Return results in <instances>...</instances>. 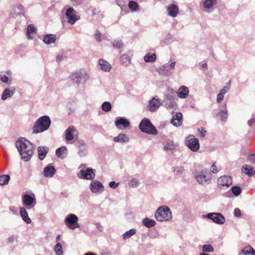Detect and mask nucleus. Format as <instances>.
<instances>
[{
  "label": "nucleus",
  "instance_id": "0e129e2a",
  "mask_svg": "<svg viewBox=\"0 0 255 255\" xmlns=\"http://www.w3.org/2000/svg\"><path fill=\"white\" fill-rule=\"evenodd\" d=\"M64 58V56L61 55H59L56 57V60L57 62L59 63L60 61H61Z\"/></svg>",
  "mask_w": 255,
  "mask_h": 255
},
{
  "label": "nucleus",
  "instance_id": "5701e85b",
  "mask_svg": "<svg viewBox=\"0 0 255 255\" xmlns=\"http://www.w3.org/2000/svg\"><path fill=\"white\" fill-rule=\"evenodd\" d=\"M99 64L100 66V68L102 70L109 71L111 69V66L109 63L103 59H100Z\"/></svg>",
  "mask_w": 255,
  "mask_h": 255
},
{
  "label": "nucleus",
  "instance_id": "864d4df0",
  "mask_svg": "<svg viewBox=\"0 0 255 255\" xmlns=\"http://www.w3.org/2000/svg\"><path fill=\"white\" fill-rule=\"evenodd\" d=\"M248 160L252 163L255 164V154H251L248 157Z\"/></svg>",
  "mask_w": 255,
  "mask_h": 255
},
{
  "label": "nucleus",
  "instance_id": "338daca9",
  "mask_svg": "<svg viewBox=\"0 0 255 255\" xmlns=\"http://www.w3.org/2000/svg\"><path fill=\"white\" fill-rule=\"evenodd\" d=\"M43 41L46 44H48V34L44 35L43 38Z\"/></svg>",
  "mask_w": 255,
  "mask_h": 255
},
{
  "label": "nucleus",
  "instance_id": "e2e57ef3",
  "mask_svg": "<svg viewBox=\"0 0 255 255\" xmlns=\"http://www.w3.org/2000/svg\"><path fill=\"white\" fill-rule=\"evenodd\" d=\"M229 90V87L227 86H225L222 90L220 91L222 93L224 94V95L226 94L228 92V91Z\"/></svg>",
  "mask_w": 255,
  "mask_h": 255
},
{
  "label": "nucleus",
  "instance_id": "4468645a",
  "mask_svg": "<svg viewBox=\"0 0 255 255\" xmlns=\"http://www.w3.org/2000/svg\"><path fill=\"white\" fill-rule=\"evenodd\" d=\"M161 104L159 100L153 98L149 102L148 110L152 112H154L157 110Z\"/></svg>",
  "mask_w": 255,
  "mask_h": 255
},
{
  "label": "nucleus",
  "instance_id": "cd10ccee",
  "mask_svg": "<svg viewBox=\"0 0 255 255\" xmlns=\"http://www.w3.org/2000/svg\"><path fill=\"white\" fill-rule=\"evenodd\" d=\"M142 224L147 228H151L155 225L156 222L154 220L146 218L142 220Z\"/></svg>",
  "mask_w": 255,
  "mask_h": 255
},
{
  "label": "nucleus",
  "instance_id": "7c9ffc66",
  "mask_svg": "<svg viewBox=\"0 0 255 255\" xmlns=\"http://www.w3.org/2000/svg\"><path fill=\"white\" fill-rule=\"evenodd\" d=\"M121 61L125 66H128L130 63L129 57L127 54H123L121 56Z\"/></svg>",
  "mask_w": 255,
  "mask_h": 255
},
{
  "label": "nucleus",
  "instance_id": "2f4dec72",
  "mask_svg": "<svg viewBox=\"0 0 255 255\" xmlns=\"http://www.w3.org/2000/svg\"><path fill=\"white\" fill-rule=\"evenodd\" d=\"M156 58V54L153 53L152 55L147 54L144 57V60L146 62H154Z\"/></svg>",
  "mask_w": 255,
  "mask_h": 255
},
{
  "label": "nucleus",
  "instance_id": "69168bd1",
  "mask_svg": "<svg viewBox=\"0 0 255 255\" xmlns=\"http://www.w3.org/2000/svg\"><path fill=\"white\" fill-rule=\"evenodd\" d=\"M255 123V119H252L248 122V125L251 127Z\"/></svg>",
  "mask_w": 255,
  "mask_h": 255
},
{
  "label": "nucleus",
  "instance_id": "a18cd8bd",
  "mask_svg": "<svg viewBox=\"0 0 255 255\" xmlns=\"http://www.w3.org/2000/svg\"><path fill=\"white\" fill-rule=\"evenodd\" d=\"M184 171V168L183 167H177L173 169V171L175 174H181Z\"/></svg>",
  "mask_w": 255,
  "mask_h": 255
},
{
  "label": "nucleus",
  "instance_id": "c756f323",
  "mask_svg": "<svg viewBox=\"0 0 255 255\" xmlns=\"http://www.w3.org/2000/svg\"><path fill=\"white\" fill-rule=\"evenodd\" d=\"M163 103L167 109L173 108L176 105L174 100L164 99Z\"/></svg>",
  "mask_w": 255,
  "mask_h": 255
},
{
  "label": "nucleus",
  "instance_id": "bb28decb",
  "mask_svg": "<svg viewBox=\"0 0 255 255\" xmlns=\"http://www.w3.org/2000/svg\"><path fill=\"white\" fill-rule=\"evenodd\" d=\"M195 178L201 184H208L211 180L210 176H195Z\"/></svg>",
  "mask_w": 255,
  "mask_h": 255
},
{
  "label": "nucleus",
  "instance_id": "f704fd0d",
  "mask_svg": "<svg viewBox=\"0 0 255 255\" xmlns=\"http://www.w3.org/2000/svg\"><path fill=\"white\" fill-rule=\"evenodd\" d=\"M54 251L56 255H63L62 247L60 243H58L54 247Z\"/></svg>",
  "mask_w": 255,
  "mask_h": 255
},
{
  "label": "nucleus",
  "instance_id": "37998d69",
  "mask_svg": "<svg viewBox=\"0 0 255 255\" xmlns=\"http://www.w3.org/2000/svg\"><path fill=\"white\" fill-rule=\"evenodd\" d=\"M232 191L235 195L238 196L241 192V189L239 186H234L232 187Z\"/></svg>",
  "mask_w": 255,
  "mask_h": 255
},
{
  "label": "nucleus",
  "instance_id": "0eeeda50",
  "mask_svg": "<svg viewBox=\"0 0 255 255\" xmlns=\"http://www.w3.org/2000/svg\"><path fill=\"white\" fill-rule=\"evenodd\" d=\"M65 15L68 22L71 24H74L76 21L80 18L78 13L73 7H69L65 12Z\"/></svg>",
  "mask_w": 255,
  "mask_h": 255
},
{
  "label": "nucleus",
  "instance_id": "6e6552de",
  "mask_svg": "<svg viewBox=\"0 0 255 255\" xmlns=\"http://www.w3.org/2000/svg\"><path fill=\"white\" fill-rule=\"evenodd\" d=\"M78 217L74 214H70L67 216L65 220L67 226L70 229L74 230L79 227L77 224Z\"/></svg>",
  "mask_w": 255,
  "mask_h": 255
},
{
  "label": "nucleus",
  "instance_id": "412c9836",
  "mask_svg": "<svg viewBox=\"0 0 255 255\" xmlns=\"http://www.w3.org/2000/svg\"><path fill=\"white\" fill-rule=\"evenodd\" d=\"M26 208L24 207L20 208V215L22 220L27 224H30L31 222V219L29 218L28 215V213L26 211Z\"/></svg>",
  "mask_w": 255,
  "mask_h": 255
},
{
  "label": "nucleus",
  "instance_id": "a878e982",
  "mask_svg": "<svg viewBox=\"0 0 255 255\" xmlns=\"http://www.w3.org/2000/svg\"><path fill=\"white\" fill-rule=\"evenodd\" d=\"M38 158L40 160H43L47 153L45 147L39 146L37 149Z\"/></svg>",
  "mask_w": 255,
  "mask_h": 255
},
{
  "label": "nucleus",
  "instance_id": "ea45409f",
  "mask_svg": "<svg viewBox=\"0 0 255 255\" xmlns=\"http://www.w3.org/2000/svg\"><path fill=\"white\" fill-rule=\"evenodd\" d=\"M221 121H224L227 119L228 114L227 111L221 110L218 114Z\"/></svg>",
  "mask_w": 255,
  "mask_h": 255
},
{
  "label": "nucleus",
  "instance_id": "5fc2aeb1",
  "mask_svg": "<svg viewBox=\"0 0 255 255\" xmlns=\"http://www.w3.org/2000/svg\"><path fill=\"white\" fill-rule=\"evenodd\" d=\"M224 97V94L220 92V93L217 95V101L218 103H220L223 100Z\"/></svg>",
  "mask_w": 255,
  "mask_h": 255
},
{
  "label": "nucleus",
  "instance_id": "4c0bfd02",
  "mask_svg": "<svg viewBox=\"0 0 255 255\" xmlns=\"http://www.w3.org/2000/svg\"><path fill=\"white\" fill-rule=\"evenodd\" d=\"M175 96V92L172 89H169L166 94V97L165 99L174 100L173 96Z\"/></svg>",
  "mask_w": 255,
  "mask_h": 255
},
{
  "label": "nucleus",
  "instance_id": "423d86ee",
  "mask_svg": "<svg viewBox=\"0 0 255 255\" xmlns=\"http://www.w3.org/2000/svg\"><path fill=\"white\" fill-rule=\"evenodd\" d=\"M48 129V116H43L39 118L33 127V133H38Z\"/></svg>",
  "mask_w": 255,
  "mask_h": 255
},
{
  "label": "nucleus",
  "instance_id": "f3484780",
  "mask_svg": "<svg viewBox=\"0 0 255 255\" xmlns=\"http://www.w3.org/2000/svg\"><path fill=\"white\" fill-rule=\"evenodd\" d=\"M36 33V28L33 24H29L27 26L26 29V35L27 39H33Z\"/></svg>",
  "mask_w": 255,
  "mask_h": 255
},
{
  "label": "nucleus",
  "instance_id": "39448f33",
  "mask_svg": "<svg viewBox=\"0 0 255 255\" xmlns=\"http://www.w3.org/2000/svg\"><path fill=\"white\" fill-rule=\"evenodd\" d=\"M139 128L140 130L144 133L156 135L157 134V130L155 127L151 124L148 119L144 118L139 125Z\"/></svg>",
  "mask_w": 255,
  "mask_h": 255
},
{
  "label": "nucleus",
  "instance_id": "8fccbe9b",
  "mask_svg": "<svg viewBox=\"0 0 255 255\" xmlns=\"http://www.w3.org/2000/svg\"><path fill=\"white\" fill-rule=\"evenodd\" d=\"M56 40V35L55 34H49V44L54 43Z\"/></svg>",
  "mask_w": 255,
  "mask_h": 255
},
{
  "label": "nucleus",
  "instance_id": "20e7f679",
  "mask_svg": "<svg viewBox=\"0 0 255 255\" xmlns=\"http://www.w3.org/2000/svg\"><path fill=\"white\" fill-rule=\"evenodd\" d=\"M156 220L160 222L170 220L172 218V213L170 209L167 206H161L158 208L155 212Z\"/></svg>",
  "mask_w": 255,
  "mask_h": 255
},
{
  "label": "nucleus",
  "instance_id": "2eb2a0df",
  "mask_svg": "<svg viewBox=\"0 0 255 255\" xmlns=\"http://www.w3.org/2000/svg\"><path fill=\"white\" fill-rule=\"evenodd\" d=\"M129 122L126 119L119 118L116 121V125L118 128H126L129 126Z\"/></svg>",
  "mask_w": 255,
  "mask_h": 255
},
{
  "label": "nucleus",
  "instance_id": "de8ad7c7",
  "mask_svg": "<svg viewBox=\"0 0 255 255\" xmlns=\"http://www.w3.org/2000/svg\"><path fill=\"white\" fill-rule=\"evenodd\" d=\"M102 35L101 33L99 31V30H97L96 33L95 34V37L96 40L98 42H101L102 41Z\"/></svg>",
  "mask_w": 255,
  "mask_h": 255
},
{
  "label": "nucleus",
  "instance_id": "393cba45",
  "mask_svg": "<svg viewBox=\"0 0 255 255\" xmlns=\"http://www.w3.org/2000/svg\"><path fill=\"white\" fill-rule=\"evenodd\" d=\"M114 140L115 142L124 143L128 141L129 138L127 135L120 133L118 135V136L114 137Z\"/></svg>",
  "mask_w": 255,
  "mask_h": 255
},
{
  "label": "nucleus",
  "instance_id": "13d9d810",
  "mask_svg": "<svg viewBox=\"0 0 255 255\" xmlns=\"http://www.w3.org/2000/svg\"><path fill=\"white\" fill-rule=\"evenodd\" d=\"M198 130L200 132L201 136L204 137L205 135L206 131L203 128H199Z\"/></svg>",
  "mask_w": 255,
  "mask_h": 255
},
{
  "label": "nucleus",
  "instance_id": "a211bd4d",
  "mask_svg": "<svg viewBox=\"0 0 255 255\" xmlns=\"http://www.w3.org/2000/svg\"><path fill=\"white\" fill-rule=\"evenodd\" d=\"M15 91V88L14 87H12L10 89L6 88L5 89L1 95V99L2 100H5L8 98L11 97L13 96L14 92Z\"/></svg>",
  "mask_w": 255,
  "mask_h": 255
},
{
  "label": "nucleus",
  "instance_id": "6e6d98bb",
  "mask_svg": "<svg viewBox=\"0 0 255 255\" xmlns=\"http://www.w3.org/2000/svg\"><path fill=\"white\" fill-rule=\"evenodd\" d=\"M55 173V169L53 166L49 165V175H53Z\"/></svg>",
  "mask_w": 255,
  "mask_h": 255
},
{
  "label": "nucleus",
  "instance_id": "7ed1b4c3",
  "mask_svg": "<svg viewBox=\"0 0 255 255\" xmlns=\"http://www.w3.org/2000/svg\"><path fill=\"white\" fill-rule=\"evenodd\" d=\"M89 76L85 70H80L72 74L71 79L74 84L79 85L84 84L89 79Z\"/></svg>",
  "mask_w": 255,
  "mask_h": 255
},
{
  "label": "nucleus",
  "instance_id": "bf43d9fd",
  "mask_svg": "<svg viewBox=\"0 0 255 255\" xmlns=\"http://www.w3.org/2000/svg\"><path fill=\"white\" fill-rule=\"evenodd\" d=\"M234 214L235 216H236L237 217H240L241 215V211L240 209H239L238 208H236L235 209Z\"/></svg>",
  "mask_w": 255,
  "mask_h": 255
},
{
  "label": "nucleus",
  "instance_id": "72a5a7b5",
  "mask_svg": "<svg viewBox=\"0 0 255 255\" xmlns=\"http://www.w3.org/2000/svg\"><path fill=\"white\" fill-rule=\"evenodd\" d=\"M67 148L65 146H61L56 150V155L57 157H60L62 155L66 154Z\"/></svg>",
  "mask_w": 255,
  "mask_h": 255
},
{
  "label": "nucleus",
  "instance_id": "4d7b16f0",
  "mask_svg": "<svg viewBox=\"0 0 255 255\" xmlns=\"http://www.w3.org/2000/svg\"><path fill=\"white\" fill-rule=\"evenodd\" d=\"M119 183H116L115 181H111L109 183V186L111 188H116L119 185Z\"/></svg>",
  "mask_w": 255,
  "mask_h": 255
},
{
  "label": "nucleus",
  "instance_id": "79ce46f5",
  "mask_svg": "<svg viewBox=\"0 0 255 255\" xmlns=\"http://www.w3.org/2000/svg\"><path fill=\"white\" fill-rule=\"evenodd\" d=\"M113 46L115 48H121L123 46V43L121 40H115L112 43Z\"/></svg>",
  "mask_w": 255,
  "mask_h": 255
},
{
  "label": "nucleus",
  "instance_id": "f257e3e1",
  "mask_svg": "<svg viewBox=\"0 0 255 255\" xmlns=\"http://www.w3.org/2000/svg\"><path fill=\"white\" fill-rule=\"evenodd\" d=\"M15 146L23 160L28 161L31 159L34 153V147L29 141L20 137L15 142Z\"/></svg>",
  "mask_w": 255,
  "mask_h": 255
},
{
  "label": "nucleus",
  "instance_id": "9b49d317",
  "mask_svg": "<svg viewBox=\"0 0 255 255\" xmlns=\"http://www.w3.org/2000/svg\"><path fill=\"white\" fill-rule=\"evenodd\" d=\"M207 217L217 224H223L225 222V217L220 213H209L207 215Z\"/></svg>",
  "mask_w": 255,
  "mask_h": 255
},
{
  "label": "nucleus",
  "instance_id": "6ab92c4d",
  "mask_svg": "<svg viewBox=\"0 0 255 255\" xmlns=\"http://www.w3.org/2000/svg\"><path fill=\"white\" fill-rule=\"evenodd\" d=\"M176 94L179 98L185 99L189 94V89L187 87L182 86L179 88Z\"/></svg>",
  "mask_w": 255,
  "mask_h": 255
},
{
  "label": "nucleus",
  "instance_id": "680f3d73",
  "mask_svg": "<svg viewBox=\"0 0 255 255\" xmlns=\"http://www.w3.org/2000/svg\"><path fill=\"white\" fill-rule=\"evenodd\" d=\"M85 0H71L72 2H74L76 5H79L82 3Z\"/></svg>",
  "mask_w": 255,
  "mask_h": 255
},
{
  "label": "nucleus",
  "instance_id": "b1692460",
  "mask_svg": "<svg viewBox=\"0 0 255 255\" xmlns=\"http://www.w3.org/2000/svg\"><path fill=\"white\" fill-rule=\"evenodd\" d=\"M239 255H255V251L252 247L248 246L242 250Z\"/></svg>",
  "mask_w": 255,
  "mask_h": 255
},
{
  "label": "nucleus",
  "instance_id": "4be33fe9",
  "mask_svg": "<svg viewBox=\"0 0 255 255\" xmlns=\"http://www.w3.org/2000/svg\"><path fill=\"white\" fill-rule=\"evenodd\" d=\"M76 131V129L73 126L69 127L65 131V139L67 141H70L73 139V132Z\"/></svg>",
  "mask_w": 255,
  "mask_h": 255
},
{
  "label": "nucleus",
  "instance_id": "09e8293b",
  "mask_svg": "<svg viewBox=\"0 0 255 255\" xmlns=\"http://www.w3.org/2000/svg\"><path fill=\"white\" fill-rule=\"evenodd\" d=\"M211 171L214 174L217 173L218 172V171H219V169H218V168L216 165V163H214L213 164V165L211 166Z\"/></svg>",
  "mask_w": 255,
  "mask_h": 255
},
{
  "label": "nucleus",
  "instance_id": "c85d7f7f",
  "mask_svg": "<svg viewBox=\"0 0 255 255\" xmlns=\"http://www.w3.org/2000/svg\"><path fill=\"white\" fill-rule=\"evenodd\" d=\"M128 7L132 11H137L139 8L138 4L133 0H130L129 1Z\"/></svg>",
  "mask_w": 255,
  "mask_h": 255
},
{
  "label": "nucleus",
  "instance_id": "c9c22d12",
  "mask_svg": "<svg viewBox=\"0 0 255 255\" xmlns=\"http://www.w3.org/2000/svg\"><path fill=\"white\" fill-rule=\"evenodd\" d=\"M102 110L106 112L110 111L112 109V105L109 102H105L102 105Z\"/></svg>",
  "mask_w": 255,
  "mask_h": 255
},
{
  "label": "nucleus",
  "instance_id": "e433bc0d",
  "mask_svg": "<svg viewBox=\"0 0 255 255\" xmlns=\"http://www.w3.org/2000/svg\"><path fill=\"white\" fill-rule=\"evenodd\" d=\"M136 233V231L135 229H132L129 230V231L126 232L123 235V238L124 239H127L130 238L131 236L134 235Z\"/></svg>",
  "mask_w": 255,
  "mask_h": 255
},
{
  "label": "nucleus",
  "instance_id": "3c124183",
  "mask_svg": "<svg viewBox=\"0 0 255 255\" xmlns=\"http://www.w3.org/2000/svg\"><path fill=\"white\" fill-rule=\"evenodd\" d=\"M0 80L4 83H8V82L9 81L8 77L5 75H0Z\"/></svg>",
  "mask_w": 255,
  "mask_h": 255
},
{
  "label": "nucleus",
  "instance_id": "052dcab7",
  "mask_svg": "<svg viewBox=\"0 0 255 255\" xmlns=\"http://www.w3.org/2000/svg\"><path fill=\"white\" fill-rule=\"evenodd\" d=\"M210 173V172L208 169H204L201 171V174L200 175H207Z\"/></svg>",
  "mask_w": 255,
  "mask_h": 255
},
{
  "label": "nucleus",
  "instance_id": "473e14b6",
  "mask_svg": "<svg viewBox=\"0 0 255 255\" xmlns=\"http://www.w3.org/2000/svg\"><path fill=\"white\" fill-rule=\"evenodd\" d=\"M216 2L217 0H206L203 3V5L206 8H211Z\"/></svg>",
  "mask_w": 255,
  "mask_h": 255
},
{
  "label": "nucleus",
  "instance_id": "49530a36",
  "mask_svg": "<svg viewBox=\"0 0 255 255\" xmlns=\"http://www.w3.org/2000/svg\"><path fill=\"white\" fill-rule=\"evenodd\" d=\"M164 150H171L172 151L175 149V145L173 143H169L166 145H165L163 147Z\"/></svg>",
  "mask_w": 255,
  "mask_h": 255
},
{
  "label": "nucleus",
  "instance_id": "dca6fc26",
  "mask_svg": "<svg viewBox=\"0 0 255 255\" xmlns=\"http://www.w3.org/2000/svg\"><path fill=\"white\" fill-rule=\"evenodd\" d=\"M171 123L175 127H179L182 124V114L179 112L172 117Z\"/></svg>",
  "mask_w": 255,
  "mask_h": 255
},
{
  "label": "nucleus",
  "instance_id": "ddd939ff",
  "mask_svg": "<svg viewBox=\"0 0 255 255\" xmlns=\"http://www.w3.org/2000/svg\"><path fill=\"white\" fill-rule=\"evenodd\" d=\"M217 182L219 186L229 187L232 183V179L231 176H220Z\"/></svg>",
  "mask_w": 255,
  "mask_h": 255
},
{
  "label": "nucleus",
  "instance_id": "c03bdc74",
  "mask_svg": "<svg viewBox=\"0 0 255 255\" xmlns=\"http://www.w3.org/2000/svg\"><path fill=\"white\" fill-rule=\"evenodd\" d=\"M250 165H246L245 166L242 167V171L243 173L248 175H250Z\"/></svg>",
  "mask_w": 255,
  "mask_h": 255
},
{
  "label": "nucleus",
  "instance_id": "a19ab883",
  "mask_svg": "<svg viewBox=\"0 0 255 255\" xmlns=\"http://www.w3.org/2000/svg\"><path fill=\"white\" fill-rule=\"evenodd\" d=\"M203 251L207 253H212L214 252V249L210 245H205L202 248Z\"/></svg>",
  "mask_w": 255,
  "mask_h": 255
},
{
  "label": "nucleus",
  "instance_id": "f03ea898",
  "mask_svg": "<svg viewBox=\"0 0 255 255\" xmlns=\"http://www.w3.org/2000/svg\"><path fill=\"white\" fill-rule=\"evenodd\" d=\"M22 203L27 210L33 209L36 204L35 195L32 192H24L22 195Z\"/></svg>",
  "mask_w": 255,
  "mask_h": 255
},
{
  "label": "nucleus",
  "instance_id": "aec40b11",
  "mask_svg": "<svg viewBox=\"0 0 255 255\" xmlns=\"http://www.w3.org/2000/svg\"><path fill=\"white\" fill-rule=\"evenodd\" d=\"M167 10L168 14L173 17H176L179 13V9L177 5L173 3L168 6Z\"/></svg>",
  "mask_w": 255,
  "mask_h": 255
},
{
  "label": "nucleus",
  "instance_id": "1a4fd4ad",
  "mask_svg": "<svg viewBox=\"0 0 255 255\" xmlns=\"http://www.w3.org/2000/svg\"><path fill=\"white\" fill-rule=\"evenodd\" d=\"M186 145L193 151H197L199 148V140L193 135L187 138Z\"/></svg>",
  "mask_w": 255,
  "mask_h": 255
},
{
  "label": "nucleus",
  "instance_id": "58836bf2",
  "mask_svg": "<svg viewBox=\"0 0 255 255\" xmlns=\"http://www.w3.org/2000/svg\"><path fill=\"white\" fill-rule=\"evenodd\" d=\"M10 176H0V185H4L8 184Z\"/></svg>",
  "mask_w": 255,
  "mask_h": 255
},
{
  "label": "nucleus",
  "instance_id": "9d476101",
  "mask_svg": "<svg viewBox=\"0 0 255 255\" xmlns=\"http://www.w3.org/2000/svg\"><path fill=\"white\" fill-rule=\"evenodd\" d=\"M90 188L91 191L94 193H100L104 190V187L102 183L97 180L92 181Z\"/></svg>",
  "mask_w": 255,
  "mask_h": 255
},
{
  "label": "nucleus",
  "instance_id": "f8f14e48",
  "mask_svg": "<svg viewBox=\"0 0 255 255\" xmlns=\"http://www.w3.org/2000/svg\"><path fill=\"white\" fill-rule=\"evenodd\" d=\"M79 169L80 171L78 175H95V169L87 168L85 164H81Z\"/></svg>",
  "mask_w": 255,
  "mask_h": 255
},
{
  "label": "nucleus",
  "instance_id": "774afa93",
  "mask_svg": "<svg viewBox=\"0 0 255 255\" xmlns=\"http://www.w3.org/2000/svg\"><path fill=\"white\" fill-rule=\"evenodd\" d=\"M250 175H254V174H255V170L254 169V168L252 167L251 166L250 168Z\"/></svg>",
  "mask_w": 255,
  "mask_h": 255
},
{
  "label": "nucleus",
  "instance_id": "603ef678",
  "mask_svg": "<svg viewBox=\"0 0 255 255\" xmlns=\"http://www.w3.org/2000/svg\"><path fill=\"white\" fill-rule=\"evenodd\" d=\"M138 183V181L136 179H134L131 180V181L129 183V185L130 187H136Z\"/></svg>",
  "mask_w": 255,
  "mask_h": 255
}]
</instances>
